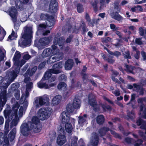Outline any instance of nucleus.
<instances>
[{
	"label": "nucleus",
	"mask_w": 146,
	"mask_h": 146,
	"mask_svg": "<svg viewBox=\"0 0 146 146\" xmlns=\"http://www.w3.org/2000/svg\"><path fill=\"white\" fill-rule=\"evenodd\" d=\"M40 120V118L36 116H34L32 118L30 127L27 123H23L21 126L20 130L23 135L25 136H28L29 133V131L33 129L35 133L40 132L42 129V127L39 124Z\"/></svg>",
	"instance_id": "f257e3e1"
},
{
	"label": "nucleus",
	"mask_w": 146,
	"mask_h": 146,
	"mask_svg": "<svg viewBox=\"0 0 146 146\" xmlns=\"http://www.w3.org/2000/svg\"><path fill=\"white\" fill-rule=\"evenodd\" d=\"M33 33L32 27H25L24 33L21 34V37L19 40V44L23 46L30 45L33 38Z\"/></svg>",
	"instance_id": "f03ea898"
},
{
	"label": "nucleus",
	"mask_w": 146,
	"mask_h": 146,
	"mask_svg": "<svg viewBox=\"0 0 146 146\" xmlns=\"http://www.w3.org/2000/svg\"><path fill=\"white\" fill-rule=\"evenodd\" d=\"M64 113L66 117L64 116L63 113L62 116V123L63 125H65V128L66 132L70 133L72 132L73 127L71 123L69 122L70 121V120L72 123H74L75 122V119L67 116L66 113Z\"/></svg>",
	"instance_id": "7ed1b4c3"
},
{
	"label": "nucleus",
	"mask_w": 146,
	"mask_h": 146,
	"mask_svg": "<svg viewBox=\"0 0 146 146\" xmlns=\"http://www.w3.org/2000/svg\"><path fill=\"white\" fill-rule=\"evenodd\" d=\"M52 38L51 36L40 38L38 42L35 41L34 44L35 46L39 48H43L49 44L52 40Z\"/></svg>",
	"instance_id": "20e7f679"
},
{
	"label": "nucleus",
	"mask_w": 146,
	"mask_h": 146,
	"mask_svg": "<svg viewBox=\"0 0 146 146\" xmlns=\"http://www.w3.org/2000/svg\"><path fill=\"white\" fill-rule=\"evenodd\" d=\"M81 100L80 99L76 98H74L72 104V107L70 104H67L66 109L67 111L69 113H72L75 109L79 108L81 106Z\"/></svg>",
	"instance_id": "39448f33"
},
{
	"label": "nucleus",
	"mask_w": 146,
	"mask_h": 146,
	"mask_svg": "<svg viewBox=\"0 0 146 146\" xmlns=\"http://www.w3.org/2000/svg\"><path fill=\"white\" fill-rule=\"evenodd\" d=\"M40 17L42 20H47L46 23L48 27H53L55 24L54 17L52 15L41 13Z\"/></svg>",
	"instance_id": "423d86ee"
},
{
	"label": "nucleus",
	"mask_w": 146,
	"mask_h": 146,
	"mask_svg": "<svg viewBox=\"0 0 146 146\" xmlns=\"http://www.w3.org/2000/svg\"><path fill=\"white\" fill-rule=\"evenodd\" d=\"M49 112L48 109L42 108L38 111L37 115L40 120H44L50 117V114Z\"/></svg>",
	"instance_id": "0eeeda50"
},
{
	"label": "nucleus",
	"mask_w": 146,
	"mask_h": 146,
	"mask_svg": "<svg viewBox=\"0 0 146 146\" xmlns=\"http://www.w3.org/2000/svg\"><path fill=\"white\" fill-rule=\"evenodd\" d=\"M6 90H4L1 93L0 96V110L1 111L7 101Z\"/></svg>",
	"instance_id": "6e6552de"
},
{
	"label": "nucleus",
	"mask_w": 146,
	"mask_h": 146,
	"mask_svg": "<svg viewBox=\"0 0 146 146\" xmlns=\"http://www.w3.org/2000/svg\"><path fill=\"white\" fill-rule=\"evenodd\" d=\"M58 3L56 0H51L49 5L50 11L52 13H55L58 9Z\"/></svg>",
	"instance_id": "1a4fd4ad"
},
{
	"label": "nucleus",
	"mask_w": 146,
	"mask_h": 146,
	"mask_svg": "<svg viewBox=\"0 0 146 146\" xmlns=\"http://www.w3.org/2000/svg\"><path fill=\"white\" fill-rule=\"evenodd\" d=\"M9 13L13 22H16L17 20V11L15 7L12 6L10 8Z\"/></svg>",
	"instance_id": "9d476101"
},
{
	"label": "nucleus",
	"mask_w": 146,
	"mask_h": 146,
	"mask_svg": "<svg viewBox=\"0 0 146 146\" xmlns=\"http://www.w3.org/2000/svg\"><path fill=\"white\" fill-rule=\"evenodd\" d=\"M20 71V69L15 68L12 71H9V78L10 81L12 82L17 78L18 74H19Z\"/></svg>",
	"instance_id": "9b49d317"
},
{
	"label": "nucleus",
	"mask_w": 146,
	"mask_h": 146,
	"mask_svg": "<svg viewBox=\"0 0 146 146\" xmlns=\"http://www.w3.org/2000/svg\"><path fill=\"white\" fill-rule=\"evenodd\" d=\"M16 0L15 1V6L18 9L21 10L24 8V5H27L29 3V0Z\"/></svg>",
	"instance_id": "f8f14e48"
},
{
	"label": "nucleus",
	"mask_w": 146,
	"mask_h": 146,
	"mask_svg": "<svg viewBox=\"0 0 146 146\" xmlns=\"http://www.w3.org/2000/svg\"><path fill=\"white\" fill-rule=\"evenodd\" d=\"M136 123L138 126H140V129L145 131V134L146 135V121L139 118L137 120Z\"/></svg>",
	"instance_id": "ddd939ff"
},
{
	"label": "nucleus",
	"mask_w": 146,
	"mask_h": 146,
	"mask_svg": "<svg viewBox=\"0 0 146 146\" xmlns=\"http://www.w3.org/2000/svg\"><path fill=\"white\" fill-rule=\"evenodd\" d=\"M49 100V99L48 97H40L38 100L39 104H36V108H39L40 107L39 105L40 106H42L46 103H48Z\"/></svg>",
	"instance_id": "4468645a"
},
{
	"label": "nucleus",
	"mask_w": 146,
	"mask_h": 146,
	"mask_svg": "<svg viewBox=\"0 0 146 146\" xmlns=\"http://www.w3.org/2000/svg\"><path fill=\"white\" fill-rule=\"evenodd\" d=\"M62 97L60 95L55 96L52 99V103L53 106H55L60 104L62 100Z\"/></svg>",
	"instance_id": "2eb2a0df"
},
{
	"label": "nucleus",
	"mask_w": 146,
	"mask_h": 146,
	"mask_svg": "<svg viewBox=\"0 0 146 146\" xmlns=\"http://www.w3.org/2000/svg\"><path fill=\"white\" fill-rule=\"evenodd\" d=\"M99 141V138L98 135L96 133L94 136L92 137L90 143L92 146L98 145Z\"/></svg>",
	"instance_id": "dca6fc26"
},
{
	"label": "nucleus",
	"mask_w": 146,
	"mask_h": 146,
	"mask_svg": "<svg viewBox=\"0 0 146 146\" xmlns=\"http://www.w3.org/2000/svg\"><path fill=\"white\" fill-rule=\"evenodd\" d=\"M66 141L65 135H59L57 139V143L59 145L61 146Z\"/></svg>",
	"instance_id": "f3484780"
},
{
	"label": "nucleus",
	"mask_w": 146,
	"mask_h": 146,
	"mask_svg": "<svg viewBox=\"0 0 146 146\" xmlns=\"http://www.w3.org/2000/svg\"><path fill=\"white\" fill-rule=\"evenodd\" d=\"M64 41L65 39L63 37L56 38L54 39L53 43L56 45H58L59 46L62 47L64 45Z\"/></svg>",
	"instance_id": "a211bd4d"
},
{
	"label": "nucleus",
	"mask_w": 146,
	"mask_h": 146,
	"mask_svg": "<svg viewBox=\"0 0 146 146\" xmlns=\"http://www.w3.org/2000/svg\"><path fill=\"white\" fill-rule=\"evenodd\" d=\"M74 64L73 60L71 59L67 60L65 62V69L66 70H71L73 67Z\"/></svg>",
	"instance_id": "6ab92c4d"
},
{
	"label": "nucleus",
	"mask_w": 146,
	"mask_h": 146,
	"mask_svg": "<svg viewBox=\"0 0 146 146\" xmlns=\"http://www.w3.org/2000/svg\"><path fill=\"white\" fill-rule=\"evenodd\" d=\"M111 16L112 18L119 22H122L123 20V17L120 15L117 11L112 12Z\"/></svg>",
	"instance_id": "aec40b11"
},
{
	"label": "nucleus",
	"mask_w": 146,
	"mask_h": 146,
	"mask_svg": "<svg viewBox=\"0 0 146 146\" xmlns=\"http://www.w3.org/2000/svg\"><path fill=\"white\" fill-rule=\"evenodd\" d=\"M53 54L52 50L50 48H46L43 51L42 56L43 58H46L50 56H52Z\"/></svg>",
	"instance_id": "412c9836"
},
{
	"label": "nucleus",
	"mask_w": 146,
	"mask_h": 146,
	"mask_svg": "<svg viewBox=\"0 0 146 146\" xmlns=\"http://www.w3.org/2000/svg\"><path fill=\"white\" fill-rule=\"evenodd\" d=\"M96 122L100 125H102L104 122L105 119L103 115H98L96 117Z\"/></svg>",
	"instance_id": "4be33fe9"
},
{
	"label": "nucleus",
	"mask_w": 146,
	"mask_h": 146,
	"mask_svg": "<svg viewBox=\"0 0 146 146\" xmlns=\"http://www.w3.org/2000/svg\"><path fill=\"white\" fill-rule=\"evenodd\" d=\"M110 130V129L108 127H104L100 129L99 132L101 136H103L106 134L107 132Z\"/></svg>",
	"instance_id": "5701e85b"
},
{
	"label": "nucleus",
	"mask_w": 146,
	"mask_h": 146,
	"mask_svg": "<svg viewBox=\"0 0 146 146\" xmlns=\"http://www.w3.org/2000/svg\"><path fill=\"white\" fill-rule=\"evenodd\" d=\"M80 27H81L82 30V35H84L85 33L88 31V29L86 26V23L83 21L80 25Z\"/></svg>",
	"instance_id": "b1692460"
},
{
	"label": "nucleus",
	"mask_w": 146,
	"mask_h": 146,
	"mask_svg": "<svg viewBox=\"0 0 146 146\" xmlns=\"http://www.w3.org/2000/svg\"><path fill=\"white\" fill-rule=\"evenodd\" d=\"M88 102L89 104L92 107H94V106H97L98 105L95 98H89Z\"/></svg>",
	"instance_id": "393cba45"
},
{
	"label": "nucleus",
	"mask_w": 146,
	"mask_h": 146,
	"mask_svg": "<svg viewBox=\"0 0 146 146\" xmlns=\"http://www.w3.org/2000/svg\"><path fill=\"white\" fill-rule=\"evenodd\" d=\"M42 80L40 81L37 83L38 87L40 88H44L45 89H48V84L45 82L43 83L42 82Z\"/></svg>",
	"instance_id": "a878e982"
},
{
	"label": "nucleus",
	"mask_w": 146,
	"mask_h": 146,
	"mask_svg": "<svg viewBox=\"0 0 146 146\" xmlns=\"http://www.w3.org/2000/svg\"><path fill=\"white\" fill-rule=\"evenodd\" d=\"M52 73L50 71V70L49 71L46 72L44 76L42 77L41 79V80L44 81V80H47L51 76Z\"/></svg>",
	"instance_id": "bb28decb"
},
{
	"label": "nucleus",
	"mask_w": 146,
	"mask_h": 146,
	"mask_svg": "<svg viewBox=\"0 0 146 146\" xmlns=\"http://www.w3.org/2000/svg\"><path fill=\"white\" fill-rule=\"evenodd\" d=\"M11 112L12 111L11 110H5L4 111V114L5 118L6 119L7 118V119H11L12 118L11 117Z\"/></svg>",
	"instance_id": "cd10ccee"
},
{
	"label": "nucleus",
	"mask_w": 146,
	"mask_h": 146,
	"mask_svg": "<svg viewBox=\"0 0 146 146\" xmlns=\"http://www.w3.org/2000/svg\"><path fill=\"white\" fill-rule=\"evenodd\" d=\"M67 88V85L64 82H59L57 85V88L59 90L65 89Z\"/></svg>",
	"instance_id": "c85d7f7f"
},
{
	"label": "nucleus",
	"mask_w": 146,
	"mask_h": 146,
	"mask_svg": "<svg viewBox=\"0 0 146 146\" xmlns=\"http://www.w3.org/2000/svg\"><path fill=\"white\" fill-rule=\"evenodd\" d=\"M101 106L104 112H106L107 110L110 111L112 110V107L109 105L106 106L104 104H102L101 105Z\"/></svg>",
	"instance_id": "c756f323"
},
{
	"label": "nucleus",
	"mask_w": 146,
	"mask_h": 146,
	"mask_svg": "<svg viewBox=\"0 0 146 146\" xmlns=\"http://www.w3.org/2000/svg\"><path fill=\"white\" fill-rule=\"evenodd\" d=\"M123 55L124 58L126 59H127V62L129 63V60H128L129 59H131V57L130 55V52L129 50H127L124 52V53H123Z\"/></svg>",
	"instance_id": "7c9ffc66"
},
{
	"label": "nucleus",
	"mask_w": 146,
	"mask_h": 146,
	"mask_svg": "<svg viewBox=\"0 0 146 146\" xmlns=\"http://www.w3.org/2000/svg\"><path fill=\"white\" fill-rule=\"evenodd\" d=\"M78 138L75 136H73L71 139V146H77Z\"/></svg>",
	"instance_id": "2f4dec72"
},
{
	"label": "nucleus",
	"mask_w": 146,
	"mask_h": 146,
	"mask_svg": "<svg viewBox=\"0 0 146 146\" xmlns=\"http://www.w3.org/2000/svg\"><path fill=\"white\" fill-rule=\"evenodd\" d=\"M37 69V66H35L32 68L31 70H28L27 72H28V74L30 76H31L35 72Z\"/></svg>",
	"instance_id": "473e14b6"
},
{
	"label": "nucleus",
	"mask_w": 146,
	"mask_h": 146,
	"mask_svg": "<svg viewBox=\"0 0 146 146\" xmlns=\"http://www.w3.org/2000/svg\"><path fill=\"white\" fill-rule=\"evenodd\" d=\"M77 10L78 13H81L83 11L84 9L81 3H78L77 5Z\"/></svg>",
	"instance_id": "72a5a7b5"
},
{
	"label": "nucleus",
	"mask_w": 146,
	"mask_h": 146,
	"mask_svg": "<svg viewBox=\"0 0 146 146\" xmlns=\"http://www.w3.org/2000/svg\"><path fill=\"white\" fill-rule=\"evenodd\" d=\"M82 86V84L81 82L79 81H78L76 83H75L74 85H72V88H77V89H80Z\"/></svg>",
	"instance_id": "f704fd0d"
},
{
	"label": "nucleus",
	"mask_w": 146,
	"mask_h": 146,
	"mask_svg": "<svg viewBox=\"0 0 146 146\" xmlns=\"http://www.w3.org/2000/svg\"><path fill=\"white\" fill-rule=\"evenodd\" d=\"M125 67L126 70L127 72L131 73H133V67L131 66H129V65L126 64L125 65Z\"/></svg>",
	"instance_id": "c9c22d12"
},
{
	"label": "nucleus",
	"mask_w": 146,
	"mask_h": 146,
	"mask_svg": "<svg viewBox=\"0 0 146 146\" xmlns=\"http://www.w3.org/2000/svg\"><path fill=\"white\" fill-rule=\"evenodd\" d=\"M62 67V63L61 62L57 63L53 65L52 68L54 69L61 68Z\"/></svg>",
	"instance_id": "e433bc0d"
},
{
	"label": "nucleus",
	"mask_w": 146,
	"mask_h": 146,
	"mask_svg": "<svg viewBox=\"0 0 146 146\" xmlns=\"http://www.w3.org/2000/svg\"><path fill=\"white\" fill-rule=\"evenodd\" d=\"M109 54L115 56L117 58H118L119 56L121 55V53L118 51H115L114 52L111 51Z\"/></svg>",
	"instance_id": "4c0bfd02"
},
{
	"label": "nucleus",
	"mask_w": 146,
	"mask_h": 146,
	"mask_svg": "<svg viewBox=\"0 0 146 146\" xmlns=\"http://www.w3.org/2000/svg\"><path fill=\"white\" fill-rule=\"evenodd\" d=\"M18 110L17 109H12L11 115V118H12L14 116L15 117L17 116L18 115Z\"/></svg>",
	"instance_id": "58836bf2"
},
{
	"label": "nucleus",
	"mask_w": 146,
	"mask_h": 146,
	"mask_svg": "<svg viewBox=\"0 0 146 146\" xmlns=\"http://www.w3.org/2000/svg\"><path fill=\"white\" fill-rule=\"evenodd\" d=\"M98 22V20L97 19H93L92 21H91L89 23V24L92 27L94 26V25L97 24Z\"/></svg>",
	"instance_id": "ea45409f"
},
{
	"label": "nucleus",
	"mask_w": 146,
	"mask_h": 146,
	"mask_svg": "<svg viewBox=\"0 0 146 146\" xmlns=\"http://www.w3.org/2000/svg\"><path fill=\"white\" fill-rule=\"evenodd\" d=\"M21 56V54L19 52H16L15 53L13 59L17 60L19 59L20 58Z\"/></svg>",
	"instance_id": "a19ab883"
},
{
	"label": "nucleus",
	"mask_w": 146,
	"mask_h": 146,
	"mask_svg": "<svg viewBox=\"0 0 146 146\" xmlns=\"http://www.w3.org/2000/svg\"><path fill=\"white\" fill-rule=\"evenodd\" d=\"M58 78L60 81L64 82L66 80L67 76L64 74H62L59 76Z\"/></svg>",
	"instance_id": "79ce46f5"
},
{
	"label": "nucleus",
	"mask_w": 146,
	"mask_h": 146,
	"mask_svg": "<svg viewBox=\"0 0 146 146\" xmlns=\"http://www.w3.org/2000/svg\"><path fill=\"white\" fill-rule=\"evenodd\" d=\"M135 94H133V95H132L131 96V100H130V101L128 103H127V105H130V104H131V106H132V108H134L133 107L134 106V105L132 103V101L135 100Z\"/></svg>",
	"instance_id": "37998d69"
},
{
	"label": "nucleus",
	"mask_w": 146,
	"mask_h": 146,
	"mask_svg": "<svg viewBox=\"0 0 146 146\" xmlns=\"http://www.w3.org/2000/svg\"><path fill=\"white\" fill-rule=\"evenodd\" d=\"M125 141L128 144H131L134 142L135 140L131 138L128 137H126L125 139Z\"/></svg>",
	"instance_id": "c03bdc74"
},
{
	"label": "nucleus",
	"mask_w": 146,
	"mask_h": 146,
	"mask_svg": "<svg viewBox=\"0 0 146 146\" xmlns=\"http://www.w3.org/2000/svg\"><path fill=\"white\" fill-rule=\"evenodd\" d=\"M46 63V62L44 61L41 62L38 66V69L39 70H41L43 68Z\"/></svg>",
	"instance_id": "a18cd8bd"
},
{
	"label": "nucleus",
	"mask_w": 146,
	"mask_h": 146,
	"mask_svg": "<svg viewBox=\"0 0 146 146\" xmlns=\"http://www.w3.org/2000/svg\"><path fill=\"white\" fill-rule=\"evenodd\" d=\"M111 40V38L109 37H107L105 38L104 40H103V42L104 43H106L105 44L108 47L109 46V45L108 44V42H110Z\"/></svg>",
	"instance_id": "49530a36"
},
{
	"label": "nucleus",
	"mask_w": 146,
	"mask_h": 146,
	"mask_svg": "<svg viewBox=\"0 0 146 146\" xmlns=\"http://www.w3.org/2000/svg\"><path fill=\"white\" fill-rule=\"evenodd\" d=\"M110 28L113 31H116L118 30L119 27H116V26L113 23H111L110 25Z\"/></svg>",
	"instance_id": "de8ad7c7"
},
{
	"label": "nucleus",
	"mask_w": 146,
	"mask_h": 146,
	"mask_svg": "<svg viewBox=\"0 0 146 146\" xmlns=\"http://www.w3.org/2000/svg\"><path fill=\"white\" fill-rule=\"evenodd\" d=\"M50 71L52 73L54 74H58L61 72V71L58 69H50Z\"/></svg>",
	"instance_id": "09e8293b"
},
{
	"label": "nucleus",
	"mask_w": 146,
	"mask_h": 146,
	"mask_svg": "<svg viewBox=\"0 0 146 146\" xmlns=\"http://www.w3.org/2000/svg\"><path fill=\"white\" fill-rule=\"evenodd\" d=\"M138 103H140L142 104H143V102H146V98H138L137 100Z\"/></svg>",
	"instance_id": "8fccbe9b"
},
{
	"label": "nucleus",
	"mask_w": 146,
	"mask_h": 146,
	"mask_svg": "<svg viewBox=\"0 0 146 146\" xmlns=\"http://www.w3.org/2000/svg\"><path fill=\"white\" fill-rule=\"evenodd\" d=\"M133 86L134 88H136L137 91H139L141 88H142L143 87V86H141L140 85L137 84L136 83L133 84Z\"/></svg>",
	"instance_id": "3c124183"
},
{
	"label": "nucleus",
	"mask_w": 146,
	"mask_h": 146,
	"mask_svg": "<svg viewBox=\"0 0 146 146\" xmlns=\"http://www.w3.org/2000/svg\"><path fill=\"white\" fill-rule=\"evenodd\" d=\"M19 87L18 83H13L11 85V88L13 90H15L16 89L18 88Z\"/></svg>",
	"instance_id": "603ef678"
},
{
	"label": "nucleus",
	"mask_w": 146,
	"mask_h": 146,
	"mask_svg": "<svg viewBox=\"0 0 146 146\" xmlns=\"http://www.w3.org/2000/svg\"><path fill=\"white\" fill-rule=\"evenodd\" d=\"M33 87V83L31 82H30L26 85L27 89L30 90Z\"/></svg>",
	"instance_id": "864d4df0"
},
{
	"label": "nucleus",
	"mask_w": 146,
	"mask_h": 146,
	"mask_svg": "<svg viewBox=\"0 0 146 146\" xmlns=\"http://www.w3.org/2000/svg\"><path fill=\"white\" fill-rule=\"evenodd\" d=\"M111 58H107L105 59V60H106L108 63L111 64H113L115 62V60L114 59H112V57H111Z\"/></svg>",
	"instance_id": "5fc2aeb1"
},
{
	"label": "nucleus",
	"mask_w": 146,
	"mask_h": 146,
	"mask_svg": "<svg viewBox=\"0 0 146 146\" xmlns=\"http://www.w3.org/2000/svg\"><path fill=\"white\" fill-rule=\"evenodd\" d=\"M78 118V122L79 123L82 124L85 122V119L82 116H80Z\"/></svg>",
	"instance_id": "6e6d98bb"
},
{
	"label": "nucleus",
	"mask_w": 146,
	"mask_h": 146,
	"mask_svg": "<svg viewBox=\"0 0 146 146\" xmlns=\"http://www.w3.org/2000/svg\"><path fill=\"white\" fill-rule=\"evenodd\" d=\"M41 61V59L39 58H36L33 60V62L34 64H38Z\"/></svg>",
	"instance_id": "4d7b16f0"
},
{
	"label": "nucleus",
	"mask_w": 146,
	"mask_h": 146,
	"mask_svg": "<svg viewBox=\"0 0 146 146\" xmlns=\"http://www.w3.org/2000/svg\"><path fill=\"white\" fill-rule=\"evenodd\" d=\"M73 36L72 35H70L68 37L66 40V42L67 43H70L72 39L73 38Z\"/></svg>",
	"instance_id": "13d9d810"
},
{
	"label": "nucleus",
	"mask_w": 146,
	"mask_h": 146,
	"mask_svg": "<svg viewBox=\"0 0 146 146\" xmlns=\"http://www.w3.org/2000/svg\"><path fill=\"white\" fill-rule=\"evenodd\" d=\"M56 77L55 75L49 78L48 80V83H51L52 82L54 81L56 79Z\"/></svg>",
	"instance_id": "bf43d9fd"
},
{
	"label": "nucleus",
	"mask_w": 146,
	"mask_h": 146,
	"mask_svg": "<svg viewBox=\"0 0 146 146\" xmlns=\"http://www.w3.org/2000/svg\"><path fill=\"white\" fill-rule=\"evenodd\" d=\"M135 42L138 45H141L142 44V42L140 38H136L135 40Z\"/></svg>",
	"instance_id": "052dcab7"
},
{
	"label": "nucleus",
	"mask_w": 146,
	"mask_h": 146,
	"mask_svg": "<svg viewBox=\"0 0 146 146\" xmlns=\"http://www.w3.org/2000/svg\"><path fill=\"white\" fill-rule=\"evenodd\" d=\"M23 58L24 60H28L31 58V56L28 54H26L23 55Z\"/></svg>",
	"instance_id": "680f3d73"
},
{
	"label": "nucleus",
	"mask_w": 146,
	"mask_h": 146,
	"mask_svg": "<svg viewBox=\"0 0 146 146\" xmlns=\"http://www.w3.org/2000/svg\"><path fill=\"white\" fill-rule=\"evenodd\" d=\"M85 19L88 23L90 22L91 20L90 15L89 14L87 13H86V14Z\"/></svg>",
	"instance_id": "e2e57ef3"
},
{
	"label": "nucleus",
	"mask_w": 146,
	"mask_h": 146,
	"mask_svg": "<svg viewBox=\"0 0 146 146\" xmlns=\"http://www.w3.org/2000/svg\"><path fill=\"white\" fill-rule=\"evenodd\" d=\"M139 33L141 36H143L145 34L144 31L142 27H140L139 29Z\"/></svg>",
	"instance_id": "0e129e2a"
},
{
	"label": "nucleus",
	"mask_w": 146,
	"mask_h": 146,
	"mask_svg": "<svg viewBox=\"0 0 146 146\" xmlns=\"http://www.w3.org/2000/svg\"><path fill=\"white\" fill-rule=\"evenodd\" d=\"M141 54L144 60H146V52L144 50H142L141 52Z\"/></svg>",
	"instance_id": "69168bd1"
},
{
	"label": "nucleus",
	"mask_w": 146,
	"mask_h": 146,
	"mask_svg": "<svg viewBox=\"0 0 146 146\" xmlns=\"http://www.w3.org/2000/svg\"><path fill=\"white\" fill-rule=\"evenodd\" d=\"M59 133H60L59 135H65V132L64 128L61 127L59 131Z\"/></svg>",
	"instance_id": "338daca9"
},
{
	"label": "nucleus",
	"mask_w": 146,
	"mask_h": 146,
	"mask_svg": "<svg viewBox=\"0 0 146 146\" xmlns=\"http://www.w3.org/2000/svg\"><path fill=\"white\" fill-rule=\"evenodd\" d=\"M94 106L93 107V110L96 112H98L100 111V108L99 106Z\"/></svg>",
	"instance_id": "774afa93"
}]
</instances>
